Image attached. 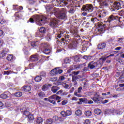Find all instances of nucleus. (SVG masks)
<instances>
[{
  "label": "nucleus",
  "instance_id": "nucleus-26",
  "mask_svg": "<svg viewBox=\"0 0 124 124\" xmlns=\"http://www.w3.org/2000/svg\"><path fill=\"white\" fill-rule=\"evenodd\" d=\"M116 19V17L113 15H111L108 18V23H111V22H112V21H114Z\"/></svg>",
  "mask_w": 124,
  "mask_h": 124
},
{
  "label": "nucleus",
  "instance_id": "nucleus-18",
  "mask_svg": "<svg viewBox=\"0 0 124 124\" xmlns=\"http://www.w3.org/2000/svg\"><path fill=\"white\" fill-rule=\"evenodd\" d=\"M6 55H7V51H6L5 49H4L1 51V52H0V58L4 59V58L6 57Z\"/></svg>",
  "mask_w": 124,
  "mask_h": 124
},
{
  "label": "nucleus",
  "instance_id": "nucleus-41",
  "mask_svg": "<svg viewBox=\"0 0 124 124\" xmlns=\"http://www.w3.org/2000/svg\"><path fill=\"white\" fill-rule=\"evenodd\" d=\"M29 4L32 5L36 3V0H28Z\"/></svg>",
  "mask_w": 124,
  "mask_h": 124
},
{
  "label": "nucleus",
  "instance_id": "nucleus-13",
  "mask_svg": "<svg viewBox=\"0 0 124 124\" xmlns=\"http://www.w3.org/2000/svg\"><path fill=\"white\" fill-rule=\"evenodd\" d=\"M20 111L22 114H23V115H24V116H26V117H28L31 114L29 111L27 110L26 107H23L21 109H20Z\"/></svg>",
  "mask_w": 124,
  "mask_h": 124
},
{
  "label": "nucleus",
  "instance_id": "nucleus-11",
  "mask_svg": "<svg viewBox=\"0 0 124 124\" xmlns=\"http://www.w3.org/2000/svg\"><path fill=\"white\" fill-rule=\"evenodd\" d=\"M49 26H50L51 28H57V27H58V21L57 19L52 18L49 23Z\"/></svg>",
  "mask_w": 124,
  "mask_h": 124
},
{
  "label": "nucleus",
  "instance_id": "nucleus-2",
  "mask_svg": "<svg viewBox=\"0 0 124 124\" xmlns=\"http://www.w3.org/2000/svg\"><path fill=\"white\" fill-rule=\"evenodd\" d=\"M110 9L111 11H117L124 7V2L118 1H113L110 2Z\"/></svg>",
  "mask_w": 124,
  "mask_h": 124
},
{
  "label": "nucleus",
  "instance_id": "nucleus-45",
  "mask_svg": "<svg viewBox=\"0 0 124 124\" xmlns=\"http://www.w3.org/2000/svg\"><path fill=\"white\" fill-rule=\"evenodd\" d=\"M49 100H56V94L52 95L49 97Z\"/></svg>",
  "mask_w": 124,
  "mask_h": 124
},
{
  "label": "nucleus",
  "instance_id": "nucleus-57",
  "mask_svg": "<svg viewBox=\"0 0 124 124\" xmlns=\"http://www.w3.org/2000/svg\"><path fill=\"white\" fill-rule=\"evenodd\" d=\"M83 59H84L85 60H91V59H92V56H85L83 57Z\"/></svg>",
  "mask_w": 124,
  "mask_h": 124
},
{
  "label": "nucleus",
  "instance_id": "nucleus-33",
  "mask_svg": "<svg viewBox=\"0 0 124 124\" xmlns=\"http://www.w3.org/2000/svg\"><path fill=\"white\" fill-rule=\"evenodd\" d=\"M15 95L16 97H21V96L23 95V93L21 92H17L15 93Z\"/></svg>",
  "mask_w": 124,
  "mask_h": 124
},
{
  "label": "nucleus",
  "instance_id": "nucleus-58",
  "mask_svg": "<svg viewBox=\"0 0 124 124\" xmlns=\"http://www.w3.org/2000/svg\"><path fill=\"white\" fill-rule=\"evenodd\" d=\"M45 77L46 76V73L45 72H42L40 73V77Z\"/></svg>",
  "mask_w": 124,
  "mask_h": 124
},
{
  "label": "nucleus",
  "instance_id": "nucleus-9",
  "mask_svg": "<svg viewBox=\"0 0 124 124\" xmlns=\"http://www.w3.org/2000/svg\"><path fill=\"white\" fill-rule=\"evenodd\" d=\"M46 10L50 13H52V14H54V15H57V14H58V13H59V9L53 8L52 7H47Z\"/></svg>",
  "mask_w": 124,
  "mask_h": 124
},
{
  "label": "nucleus",
  "instance_id": "nucleus-43",
  "mask_svg": "<svg viewBox=\"0 0 124 124\" xmlns=\"http://www.w3.org/2000/svg\"><path fill=\"white\" fill-rule=\"evenodd\" d=\"M70 62H71V60H70V59H69V58H66L64 59V63H69Z\"/></svg>",
  "mask_w": 124,
  "mask_h": 124
},
{
  "label": "nucleus",
  "instance_id": "nucleus-22",
  "mask_svg": "<svg viewBox=\"0 0 124 124\" xmlns=\"http://www.w3.org/2000/svg\"><path fill=\"white\" fill-rule=\"evenodd\" d=\"M59 90H60V87L58 86H53L51 89V91L53 93H56Z\"/></svg>",
  "mask_w": 124,
  "mask_h": 124
},
{
  "label": "nucleus",
  "instance_id": "nucleus-55",
  "mask_svg": "<svg viewBox=\"0 0 124 124\" xmlns=\"http://www.w3.org/2000/svg\"><path fill=\"white\" fill-rule=\"evenodd\" d=\"M108 111L109 112H110V113H113V114H115L116 113V109H115L114 108L109 109Z\"/></svg>",
  "mask_w": 124,
  "mask_h": 124
},
{
  "label": "nucleus",
  "instance_id": "nucleus-47",
  "mask_svg": "<svg viewBox=\"0 0 124 124\" xmlns=\"http://www.w3.org/2000/svg\"><path fill=\"white\" fill-rule=\"evenodd\" d=\"M28 119L30 121H32L34 120V118L33 117V115L30 114L28 116Z\"/></svg>",
  "mask_w": 124,
  "mask_h": 124
},
{
  "label": "nucleus",
  "instance_id": "nucleus-36",
  "mask_svg": "<svg viewBox=\"0 0 124 124\" xmlns=\"http://www.w3.org/2000/svg\"><path fill=\"white\" fill-rule=\"evenodd\" d=\"M42 79V78L40 76H37L34 78V80L35 82H40Z\"/></svg>",
  "mask_w": 124,
  "mask_h": 124
},
{
  "label": "nucleus",
  "instance_id": "nucleus-37",
  "mask_svg": "<svg viewBox=\"0 0 124 124\" xmlns=\"http://www.w3.org/2000/svg\"><path fill=\"white\" fill-rule=\"evenodd\" d=\"M52 35L51 33H47V34L46 35L47 40L49 41V40H51L52 39Z\"/></svg>",
  "mask_w": 124,
  "mask_h": 124
},
{
  "label": "nucleus",
  "instance_id": "nucleus-44",
  "mask_svg": "<svg viewBox=\"0 0 124 124\" xmlns=\"http://www.w3.org/2000/svg\"><path fill=\"white\" fill-rule=\"evenodd\" d=\"M46 124H52L53 123V119H47L46 121Z\"/></svg>",
  "mask_w": 124,
  "mask_h": 124
},
{
  "label": "nucleus",
  "instance_id": "nucleus-64",
  "mask_svg": "<svg viewBox=\"0 0 124 124\" xmlns=\"http://www.w3.org/2000/svg\"><path fill=\"white\" fill-rule=\"evenodd\" d=\"M67 103V101L64 100L62 101V105H65Z\"/></svg>",
  "mask_w": 124,
  "mask_h": 124
},
{
  "label": "nucleus",
  "instance_id": "nucleus-51",
  "mask_svg": "<svg viewBox=\"0 0 124 124\" xmlns=\"http://www.w3.org/2000/svg\"><path fill=\"white\" fill-rule=\"evenodd\" d=\"M57 70V74H61L62 73V70L60 68H56Z\"/></svg>",
  "mask_w": 124,
  "mask_h": 124
},
{
  "label": "nucleus",
  "instance_id": "nucleus-6",
  "mask_svg": "<svg viewBox=\"0 0 124 124\" xmlns=\"http://www.w3.org/2000/svg\"><path fill=\"white\" fill-rule=\"evenodd\" d=\"M99 3L101 6H104L105 7H108L109 6V3L110 1L109 0H94L93 3Z\"/></svg>",
  "mask_w": 124,
  "mask_h": 124
},
{
  "label": "nucleus",
  "instance_id": "nucleus-48",
  "mask_svg": "<svg viewBox=\"0 0 124 124\" xmlns=\"http://www.w3.org/2000/svg\"><path fill=\"white\" fill-rule=\"evenodd\" d=\"M61 114L62 116V117H63L64 118L67 116V114H66V112L65 111H61Z\"/></svg>",
  "mask_w": 124,
  "mask_h": 124
},
{
  "label": "nucleus",
  "instance_id": "nucleus-29",
  "mask_svg": "<svg viewBox=\"0 0 124 124\" xmlns=\"http://www.w3.org/2000/svg\"><path fill=\"white\" fill-rule=\"evenodd\" d=\"M79 102L82 103L83 102V103H85V104H88V99L86 98H80L79 99Z\"/></svg>",
  "mask_w": 124,
  "mask_h": 124
},
{
  "label": "nucleus",
  "instance_id": "nucleus-52",
  "mask_svg": "<svg viewBox=\"0 0 124 124\" xmlns=\"http://www.w3.org/2000/svg\"><path fill=\"white\" fill-rule=\"evenodd\" d=\"M66 114L67 116H70V115H72V111H71L70 110H67L66 111Z\"/></svg>",
  "mask_w": 124,
  "mask_h": 124
},
{
  "label": "nucleus",
  "instance_id": "nucleus-28",
  "mask_svg": "<svg viewBox=\"0 0 124 124\" xmlns=\"http://www.w3.org/2000/svg\"><path fill=\"white\" fill-rule=\"evenodd\" d=\"M75 115L76 116H78V117H80V116H82V111L80 109H78L75 111Z\"/></svg>",
  "mask_w": 124,
  "mask_h": 124
},
{
  "label": "nucleus",
  "instance_id": "nucleus-60",
  "mask_svg": "<svg viewBox=\"0 0 124 124\" xmlns=\"http://www.w3.org/2000/svg\"><path fill=\"white\" fill-rule=\"evenodd\" d=\"M49 102L52 103L54 105H56V100H49Z\"/></svg>",
  "mask_w": 124,
  "mask_h": 124
},
{
  "label": "nucleus",
  "instance_id": "nucleus-53",
  "mask_svg": "<svg viewBox=\"0 0 124 124\" xmlns=\"http://www.w3.org/2000/svg\"><path fill=\"white\" fill-rule=\"evenodd\" d=\"M57 80H58V78L57 77H53L50 79V81H51V82H56V81H57Z\"/></svg>",
  "mask_w": 124,
  "mask_h": 124
},
{
  "label": "nucleus",
  "instance_id": "nucleus-46",
  "mask_svg": "<svg viewBox=\"0 0 124 124\" xmlns=\"http://www.w3.org/2000/svg\"><path fill=\"white\" fill-rule=\"evenodd\" d=\"M38 95H39V97L42 98V97H45V94L44 92H41L38 93Z\"/></svg>",
  "mask_w": 124,
  "mask_h": 124
},
{
  "label": "nucleus",
  "instance_id": "nucleus-56",
  "mask_svg": "<svg viewBox=\"0 0 124 124\" xmlns=\"http://www.w3.org/2000/svg\"><path fill=\"white\" fill-rule=\"evenodd\" d=\"M12 72L11 71H4V75H9L11 74Z\"/></svg>",
  "mask_w": 124,
  "mask_h": 124
},
{
  "label": "nucleus",
  "instance_id": "nucleus-62",
  "mask_svg": "<svg viewBox=\"0 0 124 124\" xmlns=\"http://www.w3.org/2000/svg\"><path fill=\"white\" fill-rule=\"evenodd\" d=\"M84 124H91V122L89 120L87 119L85 120L84 123Z\"/></svg>",
  "mask_w": 124,
  "mask_h": 124
},
{
  "label": "nucleus",
  "instance_id": "nucleus-1",
  "mask_svg": "<svg viewBox=\"0 0 124 124\" xmlns=\"http://www.w3.org/2000/svg\"><path fill=\"white\" fill-rule=\"evenodd\" d=\"M46 19L47 17L42 15H36L33 16L32 17L30 18L28 21V23H29V22H30V23H34L35 21L37 25L38 26H42V25L45 24Z\"/></svg>",
  "mask_w": 124,
  "mask_h": 124
},
{
  "label": "nucleus",
  "instance_id": "nucleus-24",
  "mask_svg": "<svg viewBox=\"0 0 124 124\" xmlns=\"http://www.w3.org/2000/svg\"><path fill=\"white\" fill-rule=\"evenodd\" d=\"M114 56H115L114 54H110V55L106 57H105L102 59H100L99 60H98V61H100L101 62L102 64V62H105V61H106L107 59H108V58H110V57H114Z\"/></svg>",
  "mask_w": 124,
  "mask_h": 124
},
{
  "label": "nucleus",
  "instance_id": "nucleus-63",
  "mask_svg": "<svg viewBox=\"0 0 124 124\" xmlns=\"http://www.w3.org/2000/svg\"><path fill=\"white\" fill-rule=\"evenodd\" d=\"M55 99L56 100H60V99H61V97L57 95V94H55Z\"/></svg>",
  "mask_w": 124,
  "mask_h": 124
},
{
  "label": "nucleus",
  "instance_id": "nucleus-10",
  "mask_svg": "<svg viewBox=\"0 0 124 124\" xmlns=\"http://www.w3.org/2000/svg\"><path fill=\"white\" fill-rule=\"evenodd\" d=\"M91 99L95 102V103H99L101 104V99L100 98V96L97 94V93L94 96L91 98Z\"/></svg>",
  "mask_w": 124,
  "mask_h": 124
},
{
  "label": "nucleus",
  "instance_id": "nucleus-5",
  "mask_svg": "<svg viewBox=\"0 0 124 124\" xmlns=\"http://www.w3.org/2000/svg\"><path fill=\"white\" fill-rule=\"evenodd\" d=\"M46 33V29L44 27H41L39 31H37L35 33L36 37H44Z\"/></svg>",
  "mask_w": 124,
  "mask_h": 124
},
{
  "label": "nucleus",
  "instance_id": "nucleus-3",
  "mask_svg": "<svg viewBox=\"0 0 124 124\" xmlns=\"http://www.w3.org/2000/svg\"><path fill=\"white\" fill-rule=\"evenodd\" d=\"M102 66V63L100 61L97 62L91 61L88 64V67L90 69H98Z\"/></svg>",
  "mask_w": 124,
  "mask_h": 124
},
{
  "label": "nucleus",
  "instance_id": "nucleus-50",
  "mask_svg": "<svg viewBox=\"0 0 124 124\" xmlns=\"http://www.w3.org/2000/svg\"><path fill=\"white\" fill-rule=\"evenodd\" d=\"M74 94L75 95H76V96H77L78 97H81L82 96V95H81L80 94H79V93H78L77 91L75 92Z\"/></svg>",
  "mask_w": 124,
  "mask_h": 124
},
{
  "label": "nucleus",
  "instance_id": "nucleus-32",
  "mask_svg": "<svg viewBox=\"0 0 124 124\" xmlns=\"http://www.w3.org/2000/svg\"><path fill=\"white\" fill-rule=\"evenodd\" d=\"M94 113L96 114V115H100V114H101V110L99 108H95L94 110Z\"/></svg>",
  "mask_w": 124,
  "mask_h": 124
},
{
  "label": "nucleus",
  "instance_id": "nucleus-35",
  "mask_svg": "<svg viewBox=\"0 0 124 124\" xmlns=\"http://www.w3.org/2000/svg\"><path fill=\"white\" fill-rule=\"evenodd\" d=\"M115 114L116 115H122L123 114V109H119V110H115Z\"/></svg>",
  "mask_w": 124,
  "mask_h": 124
},
{
  "label": "nucleus",
  "instance_id": "nucleus-16",
  "mask_svg": "<svg viewBox=\"0 0 124 124\" xmlns=\"http://www.w3.org/2000/svg\"><path fill=\"white\" fill-rule=\"evenodd\" d=\"M106 15H107V11L103 10L102 11H100V15H98V17L99 19H101V18L105 17Z\"/></svg>",
  "mask_w": 124,
  "mask_h": 124
},
{
  "label": "nucleus",
  "instance_id": "nucleus-54",
  "mask_svg": "<svg viewBox=\"0 0 124 124\" xmlns=\"http://www.w3.org/2000/svg\"><path fill=\"white\" fill-rule=\"evenodd\" d=\"M72 82L74 83V86H77V84H78V83L77 82V80H76V79L72 78Z\"/></svg>",
  "mask_w": 124,
  "mask_h": 124
},
{
  "label": "nucleus",
  "instance_id": "nucleus-12",
  "mask_svg": "<svg viewBox=\"0 0 124 124\" xmlns=\"http://www.w3.org/2000/svg\"><path fill=\"white\" fill-rule=\"evenodd\" d=\"M79 71H77V72H72V73L74 75H72V78L73 79H74L75 80H78L81 78H82V76L78 75H78L79 74Z\"/></svg>",
  "mask_w": 124,
  "mask_h": 124
},
{
  "label": "nucleus",
  "instance_id": "nucleus-19",
  "mask_svg": "<svg viewBox=\"0 0 124 124\" xmlns=\"http://www.w3.org/2000/svg\"><path fill=\"white\" fill-rule=\"evenodd\" d=\"M19 13V12H16L15 14V17L16 18L15 22H16V21L19 20V19L22 18V15L20 14Z\"/></svg>",
  "mask_w": 124,
  "mask_h": 124
},
{
  "label": "nucleus",
  "instance_id": "nucleus-4",
  "mask_svg": "<svg viewBox=\"0 0 124 124\" xmlns=\"http://www.w3.org/2000/svg\"><path fill=\"white\" fill-rule=\"evenodd\" d=\"M41 48H42V50H43V53L45 54H50L51 52V50H50V46H49V45L47 43H43L41 44Z\"/></svg>",
  "mask_w": 124,
  "mask_h": 124
},
{
  "label": "nucleus",
  "instance_id": "nucleus-21",
  "mask_svg": "<svg viewBox=\"0 0 124 124\" xmlns=\"http://www.w3.org/2000/svg\"><path fill=\"white\" fill-rule=\"evenodd\" d=\"M106 46V44L105 43L99 44L97 46V48L99 50H101V49H104Z\"/></svg>",
  "mask_w": 124,
  "mask_h": 124
},
{
  "label": "nucleus",
  "instance_id": "nucleus-27",
  "mask_svg": "<svg viewBox=\"0 0 124 124\" xmlns=\"http://www.w3.org/2000/svg\"><path fill=\"white\" fill-rule=\"evenodd\" d=\"M117 42L118 44H119V46H122L124 45V39L118 38L117 40Z\"/></svg>",
  "mask_w": 124,
  "mask_h": 124
},
{
  "label": "nucleus",
  "instance_id": "nucleus-38",
  "mask_svg": "<svg viewBox=\"0 0 124 124\" xmlns=\"http://www.w3.org/2000/svg\"><path fill=\"white\" fill-rule=\"evenodd\" d=\"M82 64H77L74 65V69H79V68H81L82 67Z\"/></svg>",
  "mask_w": 124,
  "mask_h": 124
},
{
  "label": "nucleus",
  "instance_id": "nucleus-15",
  "mask_svg": "<svg viewBox=\"0 0 124 124\" xmlns=\"http://www.w3.org/2000/svg\"><path fill=\"white\" fill-rule=\"evenodd\" d=\"M11 93H9V92H5L4 93L1 94L0 95V98H2V99H6L8 96L10 95Z\"/></svg>",
  "mask_w": 124,
  "mask_h": 124
},
{
  "label": "nucleus",
  "instance_id": "nucleus-20",
  "mask_svg": "<svg viewBox=\"0 0 124 124\" xmlns=\"http://www.w3.org/2000/svg\"><path fill=\"white\" fill-rule=\"evenodd\" d=\"M43 119L41 117H38L34 122V124H42Z\"/></svg>",
  "mask_w": 124,
  "mask_h": 124
},
{
  "label": "nucleus",
  "instance_id": "nucleus-25",
  "mask_svg": "<svg viewBox=\"0 0 124 124\" xmlns=\"http://www.w3.org/2000/svg\"><path fill=\"white\" fill-rule=\"evenodd\" d=\"M50 73L51 76H56L58 75L57 68L52 70L50 71Z\"/></svg>",
  "mask_w": 124,
  "mask_h": 124
},
{
  "label": "nucleus",
  "instance_id": "nucleus-23",
  "mask_svg": "<svg viewBox=\"0 0 124 124\" xmlns=\"http://www.w3.org/2000/svg\"><path fill=\"white\" fill-rule=\"evenodd\" d=\"M70 47H71L72 49H76V47H77V42L73 41L72 43L70 45Z\"/></svg>",
  "mask_w": 124,
  "mask_h": 124
},
{
  "label": "nucleus",
  "instance_id": "nucleus-59",
  "mask_svg": "<svg viewBox=\"0 0 124 124\" xmlns=\"http://www.w3.org/2000/svg\"><path fill=\"white\" fill-rule=\"evenodd\" d=\"M62 87L64 88V89H67L69 87V85L66 84V83H64L62 85Z\"/></svg>",
  "mask_w": 124,
  "mask_h": 124
},
{
  "label": "nucleus",
  "instance_id": "nucleus-31",
  "mask_svg": "<svg viewBox=\"0 0 124 124\" xmlns=\"http://www.w3.org/2000/svg\"><path fill=\"white\" fill-rule=\"evenodd\" d=\"M97 93H96L95 92H87L88 95L91 97L94 96Z\"/></svg>",
  "mask_w": 124,
  "mask_h": 124
},
{
  "label": "nucleus",
  "instance_id": "nucleus-7",
  "mask_svg": "<svg viewBox=\"0 0 124 124\" xmlns=\"http://www.w3.org/2000/svg\"><path fill=\"white\" fill-rule=\"evenodd\" d=\"M82 10L85 12L91 13L93 11V6L92 4H86L82 7Z\"/></svg>",
  "mask_w": 124,
  "mask_h": 124
},
{
  "label": "nucleus",
  "instance_id": "nucleus-8",
  "mask_svg": "<svg viewBox=\"0 0 124 124\" xmlns=\"http://www.w3.org/2000/svg\"><path fill=\"white\" fill-rule=\"evenodd\" d=\"M66 10L62 8L60 10V13L58 15V18L59 19H65L66 18Z\"/></svg>",
  "mask_w": 124,
  "mask_h": 124
},
{
  "label": "nucleus",
  "instance_id": "nucleus-40",
  "mask_svg": "<svg viewBox=\"0 0 124 124\" xmlns=\"http://www.w3.org/2000/svg\"><path fill=\"white\" fill-rule=\"evenodd\" d=\"M42 90L44 92H45V91H47L48 90V85H47V84L44 85L42 88Z\"/></svg>",
  "mask_w": 124,
  "mask_h": 124
},
{
  "label": "nucleus",
  "instance_id": "nucleus-61",
  "mask_svg": "<svg viewBox=\"0 0 124 124\" xmlns=\"http://www.w3.org/2000/svg\"><path fill=\"white\" fill-rule=\"evenodd\" d=\"M82 89L83 87H82L81 86L79 87L78 89V93H81V91H82Z\"/></svg>",
  "mask_w": 124,
  "mask_h": 124
},
{
  "label": "nucleus",
  "instance_id": "nucleus-17",
  "mask_svg": "<svg viewBox=\"0 0 124 124\" xmlns=\"http://www.w3.org/2000/svg\"><path fill=\"white\" fill-rule=\"evenodd\" d=\"M31 90V87L29 85H25L22 88V90L24 92H28Z\"/></svg>",
  "mask_w": 124,
  "mask_h": 124
},
{
  "label": "nucleus",
  "instance_id": "nucleus-14",
  "mask_svg": "<svg viewBox=\"0 0 124 124\" xmlns=\"http://www.w3.org/2000/svg\"><path fill=\"white\" fill-rule=\"evenodd\" d=\"M30 62H37L38 61V55L34 54L31 55L30 57Z\"/></svg>",
  "mask_w": 124,
  "mask_h": 124
},
{
  "label": "nucleus",
  "instance_id": "nucleus-34",
  "mask_svg": "<svg viewBox=\"0 0 124 124\" xmlns=\"http://www.w3.org/2000/svg\"><path fill=\"white\" fill-rule=\"evenodd\" d=\"M84 114L86 117H91V116L92 115V111L90 110H87L85 111Z\"/></svg>",
  "mask_w": 124,
  "mask_h": 124
},
{
  "label": "nucleus",
  "instance_id": "nucleus-30",
  "mask_svg": "<svg viewBox=\"0 0 124 124\" xmlns=\"http://www.w3.org/2000/svg\"><path fill=\"white\" fill-rule=\"evenodd\" d=\"M38 45V41H33L31 42V46L32 47H36Z\"/></svg>",
  "mask_w": 124,
  "mask_h": 124
},
{
  "label": "nucleus",
  "instance_id": "nucleus-42",
  "mask_svg": "<svg viewBox=\"0 0 124 124\" xmlns=\"http://www.w3.org/2000/svg\"><path fill=\"white\" fill-rule=\"evenodd\" d=\"M75 62H80V57L79 55H76L74 57Z\"/></svg>",
  "mask_w": 124,
  "mask_h": 124
},
{
  "label": "nucleus",
  "instance_id": "nucleus-49",
  "mask_svg": "<svg viewBox=\"0 0 124 124\" xmlns=\"http://www.w3.org/2000/svg\"><path fill=\"white\" fill-rule=\"evenodd\" d=\"M65 76H61L59 77V81H64L65 80V77H64Z\"/></svg>",
  "mask_w": 124,
  "mask_h": 124
},
{
  "label": "nucleus",
  "instance_id": "nucleus-39",
  "mask_svg": "<svg viewBox=\"0 0 124 124\" xmlns=\"http://www.w3.org/2000/svg\"><path fill=\"white\" fill-rule=\"evenodd\" d=\"M7 60L9 62H11L13 60V56L12 55H8L7 57Z\"/></svg>",
  "mask_w": 124,
  "mask_h": 124
}]
</instances>
